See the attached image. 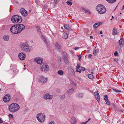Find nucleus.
Here are the masks:
<instances>
[{"instance_id":"dca6fc26","label":"nucleus","mask_w":124,"mask_h":124,"mask_svg":"<svg viewBox=\"0 0 124 124\" xmlns=\"http://www.w3.org/2000/svg\"><path fill=\"white\" fill-rule=\"evenodd\" d=\"M77 120L74 116H72L70 120V122L72 124H76V123Z\"/></svg>"},{"instance_id":"1a4fd4ad","label":"nucleus","mask_w":124,"mask_h":124,"mask_svg":"<svg viewBox=\"0 0 124 124\" xmlns=\"http://www.w3.org/2000/svg\"><path fill=\"white\" fill-rule=\"evenodd\" d=\"M17 27L19 30V33L22 30H24L25 29V27L24 25L21 24H17Z\"/></svg>"},{"instance_id":"c03bdc74","label":"nucleus","mask_w":124,"mask_h":124,"mask_svg":"<svg viewBox=\"0 0 124 124\" xmlns=\"http://www.w3.org/2000/svg\"><path fill=\"white\" fill-rule=\"evenodd\" d=\"M78 57L79 58L78 60H79V61H80L81 58V55L80 54V55H78Z\"/></svg>"},{"instance_id":"b1692460","label":"nucleus","mask_w":124,"mask_h":124,"mask_svg":"<svg viewBox=\"0 0 124 124\" xmlns=\"http://www.w3.org/2000/svg\"><path fill=\"white\" fill-rule=\"evenodd\" d=\"M77 97L79 98H82L83 97V94L82 93H78L76 94Z\"/></svg>"},{"instance_id":"8fccbe9b","label":"nucleus","mask_w":124,"mask_h":124,"mask_svg":"<svg viewBox=\"0 0 124 124\" xmlns=\"http://www.w3.org/2000/svg\"><path fill=\"white\" fill-rule=\"evenodd\" d=\"M49 124H55V123L54 122L52 121L50 122Z\"/></svg>"},{"instance_id":"20e7f679","label":"nucleus","mask_w":124,"mask_h":124,"mask_svg":"<svg viewBox=\"0 0 124 124\" xmlns=\"http://www.w3.org/2000/svg\"><path fill=\"white\" fill-rule=\"evenodd\" d=\"M45 115L41 113H39L37 116V118L39 122L42 123L45 120Z\"/></svg>"},{"instance_id":"39448f33","label":"nucleus","mask_w":124,"mask_h":124,"mask_svg":"<svg viewBox=\"0 0 124 124\" xmlns=\"http://www.w3.org/2000/svg\"><path fill=\"white\" fill-rule=\"evenodd\" d=\"M22 50L25 52H30L29 46L27 43H22L21 44Z\"/></svg>"},{"instance_id":"cd10ccee","label":"nucleus","mask_w":124,"mask_h":124,"mask_svg":"<svg viewBox=\"0 0 124 124\" xmlns=\"http://www.w3.org/2000/svg\"><path fill=\"white\" fill-rule=\"evenodd\" d=\"M99 51V50L98 49L95 50L93 52V53L94 55H96V54H97Z\"/></svg>"},{"instance_id":"58836bf2","label":"nucleus","mask_w":124,"mask_h":124,"mask_svg":"<svg viewBox=\"0 0 124 124\" xmlns=\"http://www.w3.org/2000/svg\"><path fill=\"white\" fill-rule=\"evenodd\" d=\"M113 33V34H117V31L115 29H113L112 31Z\"/></svg>"},{"instance_id":"7ed1b4c3","label":"nucleus","mask_w":124,"mask_h":124,"mask_svg":"<svg viewBox=\"0 0 124 124\" xmlns=\"http://www.w3.org/2000/svg\"><path fill=\"white\" fill-rule=\"evenodd\" d=\"M11 20L12 23H20L22 21V17L16 15H14L12 16Z\"/></svg>"},{"instance_id":"4d7b16f0","label":"nucleus","mask_w":124,"mask_h":124,"mask_svg":"<svg viewBox=\"0 0 124 124\" xmlns=\"http://www.w3.org/2000/svg\"><path fill=\"white\" fill-rule=\"evenodd\" d=\"M76 71L77 72H78V69H77V68H76Z\"/></svg>"},{"instance_id":"7c9ffc66","label":"nucleus","mask_w":124,"mask_h":124,"mask_svg":"<svg viewBox=\"0 0 124 124\" xmlns=\"http://www.w3.org/2000/svg\"><path fill=\"white\" fill-rule=\"evenodd\" d=\"M64 28L68 30L69 28V26L68 24H66L64 25Z\"/></svg>"},{"instance_id":"393cba45","label":"nucleus","mask_w":124,"mask_h":124,"mask_svg":"<svg viewBox=\"0 0 124 124\" xmlns=\"http://www.w3.org/2000/svg\"><path fill=\"white\" fill-rule=\"evenodd\" d=\"M41 70L42 71H46V69H45V65H42L41 67Z\"/></svg>"},{"instance_id":"ddd939ff","label":"nucleus","mask_w":124,"mask_h":124,"mask_svg":"<svg viewBox=\"0 0 124 124\" xmlns=\"http://www.w3.org/2000/svg\"><path fill=\"white\" fill-rule=\"evenodd\" d=\"M18 56L20 60H23L25 59L26 55L22 53H20L19 54Z\"/></svg>"},{"instance_id":"423d86ee","label":"nucleus","mask_w":124,"mask_h":124,"mask_svg":"<svg viewBox=\"0 0 124 124\" xmlns=\"http://www.w3.org/2000/svg\"><path fill=\"white\" fill-rule=\"evenodd\" d=\"M10 31L13 34H16L19 33L16 24L12 26L11 27Z\"/></svg>"},{"instance_id":"f3484780","label":"nucleus","mask_w":124,"mask_h":124,"mask_svg":"<svg viewBox=\"0 0 124 124\" xmlns=\"http://www.w3.org/2000/svg\"><path fill=\"white\" fill-rule=\"evenodd\" d=\"M119 43V46L120 47H122L123 46V45L124 43V40L123 39H121L118 41Z\"/></svg>"},{"instance_id":"a18cd8bd","label":"nucleus","mask_w":124,"mask_h":124,"mask_svg":"<svg viewBox=\"0 0 124 124\" xmlns=\"http://www.w3.org/2000/svg\"><path fill=\"white\" fill-rule=\"evenodd\" d=\"M45 69H46V71H47V68L48 67V65H45Z\"/></svg>"},{"instance_id":"aec40b11","label":"nucleus","mask_w":124,"mask_h":124,"mask_svg":"<svg viewBox=\"0 0 124 124\" xmlns=\"http://www.w3.org/2000/svg\"><path fill=\"white\" fill-rule=\"evenodd\" d=\"M101 23H98L94 24L93 25V27L94 28H97L99 26L101 25Z\"/></svg>"},{"instance_id":"72a5a7b5","label":"nucleus","mask_w":124,"mask_h":124,"mask_svg":"<svg viewBox=\"0 0 124 124\" xmlns=\"http://www.w3.org/2000/svg\"><path fill=\"white\" fill-rule=\"evenodd\" d=\"M77 66L76 67L77 69L80 68V62H78L77 64Z\"/></svg>"},{"instance_id":"13d9d810","label":"nucleus","mask_w":124,"mask_h":124,"mask_svg":"<svg viewBox=\"0 0 124 124\" xmlns=\"http://www.w3.org/2000/svg\"><path fill=\"white\" fill-rule=\"evenodd\" d=\"M93 37L92 36H91L90 37V38L91 39H93Z\"/></svg>"},{"instance_id":"6e6d98bb","label":"nucleus","mask_w":124,"mask_h":124,"mask_svg":"<svg viewBox=\"0 0 124 124\" xmlns=\"http://www.w3.org/2000/svg\"><path fill=\"white\" fill-rule=\"evenodd\" d=\"M3 122V121H2L1 118H0V123H2Z\"/></svg>"},{"instance_id":"69168bd1","label":"nucleus","mask_w":124,"mask_h":124,"mask_svg":"<svg viewBox=\"0 0 124 124\" xmlns=\"http://www.w3.org/2000/svg\"><path fill=\"white\" fill-rule=\"evenodd\" d=\"M59 91H60V90H56V91H57L58 92H59Z\"/></svg>"},{"instance_id":"49530a36","label":"nucleus","mask_w":124,"mask_h":124,"mask_svg":"<svg viewBox=\"0 0 124 124\" xmlns=\"http://www.w3.org/2000/svg\"><path fill=\"white\" fill-rule=\"evenodd\" d=\"M59 60L58 61V62L59 63H60V65H61V60L60 59H59Z\"/></svg>"},{"instance_id":"2f4dec72","label":"nucleus","mask_w":124,"mask_h":124,"mask_svg":"<svg viewBox=\"0 0 124 124\" xmlns=\"http://www.w3.org/2000/svg\"><path fill=\"white\" fill-rule=\"evenodd\" d=\"M116 0H108V2L109 3H113L116 2Z\"/></svg>"},{"instance_id":"37998d69","label":"nucleus","mask_w":124,"mask_h":124,"mask_svg":"<svg viewBox=\"0 0 124 124\" xmlns=\"http://www.w3.org/2000/svg\"><path fill=\"white\" fill-rule=\"evenodd\" d=\"M118 54L117 51H115L114 53V55L115 56H117Z\"/></svg>"},{"instance_id":"680f3d73","label":"nucleus","mask_w":124,"mask_h":124,"mask_svg":"<svg viewBox=\"0 0 124 124\" xmlns=\"http://www.w3.org/2000/svg\"><path fill=\"white\" fill-rule=\"evenodd\" d=\"M100 34H102V31H100Z\"/></svg>"},{"instance_id":"338daca9","label":"nucleus","mask_w":124,"mask_h":124,"mask_svg":"<svg viewBox=\"0 0 124 124\" xmlns=\"http://www.w3.org/2000/svg\"><path fill=\"white\" fill-rule=\"evenodd\" d=\"M69 98H70V99H71V96H69Z\"/></svg>"},{"instance_id":"412c9836","label":"nucleus","mask_w":124,"mask_h":124,"mask_svg":"<svg viewBox=\"0 0 124 124\" xmlns=\"http://www.w3.org/2000/svg\"><path fill=\"white\" fill-rule=\"evenodd\" d=\"M74 92V89L73 88H71L68 91V93L69 95H70Z\"/></svg>"},{"instance_id":"e433bc0d","label":"nucleus","mask_w":124,"mask_h":124,"mask_svg":"<svg viewBox=\"0 0 124 124\" xmlns=\"http://www.w3.org/2000/svg\"><path fill=\"white\" fill-rule=\"evenodd\" d=\"M76 85V83H75L73 82L72 83V87L74 88H75Z\"/></svg>"},{"instance_id":"4c0bfd02","label":"nucleus","mask_w":124,"mask_h":124,"mask_svg":"<svg viewBox=\"0 0 124 124\" xmlns=\"http://www.w3.org/2000/svg\"><path fill=\"white\" fill-rule=\"evenodd\" d=\"M79 70H81L82 71H84L85 70V69L84 68V67H80V68H79Z\"/></svg>"},{"instance_id":"052dcab7","label":"nucleus","mask_w":124,"mask_h":124,"mask_svg":"<svg viewBox=\"0 0 124 124\" xmlns=\"http://www.w3.org/2000/svg\"><path fill=\"white\" fill-rule=\"evenodd\" d=\"M65 97V95H62V98H64Z\"/></svg>"},{"instance_id":"f704fd0d","label":"nucleus","mask_w":124,"mask_h":124,"mask_svg":"<svg viewBox=\"0 0 124 124\" xmlns=\"http://www.w3.org/2000/svg\"><path fill=\"white\" fill-rule=\"evenodd\" d=\"M106 103V104L108 105H110V102L109 101L108 99L107 100H106L105 101Z\"/></svg>"},{"instance_id":"6ab92c4d","label":"nucleus","mask_w":124,"mask_h":124,"mask_svg":"<svg viewBox=\"0 0 124 124\" xmlns=\"http://www.w3.org/2000/svg\"><path fill=\"white\" fill-rule=\"evenodd\" d=\"M55 47L57 50H60L61 48V46L60 45L58 42L56 43L55 44Z\"/></svg>"},{"instance_id":"79ce46f5","label":"nucleus","mask_w":124,"mask_h":124,"mask_svg":"<svg viewBox=\"0 0 124 124\" xmlns=\"http://www.w3.org/2000/svg\"><path fill=\"white\" fill-rule=\"evenodd\" d=\"M94 95H99V93H98V92L97 91H96L94 93Z\"/></svg>"},{"instance_id":"ea45409f","label":"nucleus","mask_w":124,"mask_h":124,"mask_svg":"<svg viewBox=\"0 0 124 124\" xmlns=\"http://www.w3.org/2000/svg\"><path fill=\"white\" fill-rule=\"evenodd\" d=\"M58 74L59 75H62V70H59L58 71Z\"/></svg>"},{"instance_id":"f257e3e1","label":"nucleus","mask_w":124,"mask_h":124,"mask_svg":"<svg viewBox=\"0 0 124 124\" xmlns=\"http://www.w3.org/2000/svg\"><path fill=\"white\" fill-rule=\"evenodd\" d=\"M19 108L20 107L18 105L14 103L10 105L8 107V109L11 112L13 113L17 111Z\"/></svg>"},{"instance_id":"864d4df0","label":"nucleus","mask_w":124,"mask_h":124,"mask_svg":"<svg viewBox=\"0 0 124 124\" xmlns=\"http://www.w3.org/2000/svg\"><path fill=\"white\" fill-rule=\"evenodd\" d=\"M92 56V55L91 54H90L88 55V57L89 58H91Z\"/></svg>"},{"instance_id":"3c124183","label":"nucleus","mask_w":124,"mask_h":124,"mask_svg":"<svg viewBox=\"0 0 124 124\" xmlns=\"http://www.w3.org/2000/svg\"><path fill=\"white\" fill-rule=\"evenodd\" d=\"M79 48L78 47H75L74 48V49L75 50H76L77 49H78Z\"/></svg>"},{"instance_id":"4468645a","label":"nucleus","mask_w":124,"mask_h":124,"mask_svg":"<svg viewBox=\"0 0 124 124\" xmlns=\"http://www.w3.org/2000/svg\"><path fill=\"white\" fill-rule=\"evenodd\" d=\"M69 72V74L72 76L75 75V73L74 70L71 68H70L68 69Z\"/></svg>"},{"instance_id":"a19ab883","label":"nucleus","mask_w":124,"mask_h":124,"mask_svg":"<svg viewBox=\"0 0 124 124\" xmlns=\"http://www.w3.org/2000/svg\"><path fill=\"white\" fill-rule=\"evenodd\" d=\"M104 99L105 101L108 99V96L107 95H104Z\"/></svg>"},{"instance_id":"bb28decb","label":"nucleus","mask_w":124,"mask_h":124,"mask_svg":"<svg viewBox=\"0 0 124 124\" xmlns=\"http://www.w3.org/2000/svg\"><path fill=\"white\" fill-rule=\"evenodd\" d=\"M83 9L85 11V12L86 13H87V14H91V12L89 10L86 9L85 8H83Z\"/></svg>"},{"instance_id":"4be33fe9","label":"nucleus","mask_w":124,"mask_h":124,"mask_svg":"<svg viewBox=\"0 0 124 124\" xmlns=\"http://www.w3.org/2000/svg\"><path fill=\"white\" fill-rule=\"evenodd\" d=\"M9 37L7 35H5L3 36V38L4 39L5 41H8L9 39Z\"/></svg>"},{"instance_id":"2eb2a0df","label":"nucleus","mask_w":124,"mask_h":124,"mask_svg":"<svg viewBox=\"0 0 124 124\" xmlns=\"http://www.w3.org/2000/svg\"><path fill=\"white\" fill-rule=\"evenodd\" d=\"M34 61L36 62H37L38 64H41L43 62V59H41L40 58H35L34 59Z\"/></svg>"},{"instance_id":"c9c22d12","label":"nucleus","mask_w":124,"mask_h":124,"mask_svg":"<svg viewBox=\"0 0 124 124\" xmlns=\"http://www.w3.org/2000/svg\"><path fill=\"white\" fill-rule=\"evenodd\" d=\"M66 3L70 6H71L72 4V3L69 1H68L66 2Z\"/></svg>"},{"instance_id":"e2e57ef3","label":"nucleus","mask_w":124,"mask_h":124,"mask_svg":"<svg viewBox=\"0 0 124 124\" xmlns=\"http://www.w3.org/2000/svg\"><path fill=\"white\" fill-rule=\"evenodd\" d=\"M81 71H82L81 70H79V71L78 70V72H79V73H81Z\"/></svg>"},{"instance_id":"9d476101","label":"nucleus","mask_w":124,"mask_h":124,"mask_svg":"<svg viewBox=\"0 0 124 124\" xmlns=\"http://www.w3.org/2000/svg\"><path fill=\"white\" fill-rule=\"evenodd\" d=\"M47 81V78H45L42 76H40V78L39 79V83H45Z\"/></svg>"},{"instance_id":"774afa93","label":"nucleus","mask_w":124,"mask_h":124,"mask_svg":"<svg viewBox=\"0 0 124 124\" xmlns=\"http://www.w3.org/2000/svg\"><path fill=\"white\" fill-rule=\"evenodd\" d=\"M111 17L113 19L114 18V17L113 16H112Z\"/></svg>"},{"instance_id":"473e14b6","label":"nucleus","mask_w":124,"mask_h":124,"mask_svg":"<svg viewBox=\"0 0 124 124\" xmlns=\"http://www.w3.org/2000/svg\"><path fill=\"white\" fill-rule=\"evenodd\" d=\"M88 77L90 79H92L93 78V76L91 74L88 75Z\"/></svg>"},{"instance_id":"0e129e2a","label":"nucleus","mask_w":124,"mask_h":124,"mask_svg":"<svg viewBox=\"0 0 124 124\" xmlns=\"http://www.w3.org/2000/svg\"><path fill=\"white\" fill-rule=\"evenodd\" d=\"M57 0H54V2H57Z\"/></svg>"},{"instance_id":"603ef678","label":"nucleus","mask_w":124,"mask_h":124,"mask_svg":"<svg viewBox=\"0 0 124 124\" xmlns=\"http://www.w3.org/2000/svg\"><path fill=\"white\" fill-rule=\"evenodd\" d=\"M91 118H90L88 119V120L87 121H86V122L87 123L89 121L91 120Z\"/></svg>"},{"instance_id":"f8f14e48","label":"nucleus","mask_w":124,"mask_h":124,"mask_svg":"<svg viewBox=\"0 0 124 124\" xmlns=\"http://www.w3.org/2000/svg\"><path fill=\"white\" fill-rule=\"evenodd\" d=\"M53 97L52 95H51L49 94L48 93H47L44 95L43 98L47 100L48 99H52Z\"/></svg>"},{"instance_id":"bf43d9fd","label":"nucleus","mask_w":124,"mask_h":124,"mask_svg":"<svg viewBox=\"0 0 124 124\" xmlns=\"http://www.w3.org/2000/svg\"><path fill=\"white\" fill-rule=\"evenodd\" d=\"M124 9V5L123 6V8L122 9V10Z\"/></svg>"},{"instance_id":"c756f323","label":"nucleus","mask_w":124,"mask_h":124,"mask_svg":"<svg viewBox=\"0 0 124 124\" xmlns=\"http://www.w3.org/2000/svg\"><path fill=\"white\" fill-rule=\"evenodd\" d=\"M112 89L113 90L114 92H116V93H120L121 92V90H116L115 89L112 88Z\"/></svg>"},{"instance_id":"5fc2aeb1","label":"nucleus","mask_w":124,"mask_h":124,"mask_svg":"<svg viewBox=\"0 0 124 124\" xmlns=\"http://www.w3.org/2000/svg\"><path fill=\"white\" fill-rule=\"evenodd\" d=\"M87 122H83L82 123H81V124H87Z\"/></svg>"},{"instance_id":"a211bd4d","label":"nucleus","mask_w":124,"mask_h":124,"mask_svg":"<svg viewBox=\"0 0 124 124\" xmlns=\"http://www.w3.org/2000/svg\"><path fill=\"white\" fill-rule=\"evenodd\" d=\"M35 28L38 32L39 33V34H42V32L41 31V29L39 26H37L35 27Z\"/></svg>"},{"instance_id":"5701e85b","label":"nucleus","mask_w":124,"mask_h":124,"mask_svg":"<svg viewBox=\"0 0 124 124\" xmlns=\"http://www.w3.org/2000/svg\"><path fill=\"white\" fill-rule=\"evenodd\" d=\"M68 36L67 34L64 32L62 35V38L64 39H66L68 38Z\"/></svg>"},{"instance_id":"6e6552de","label":"nucleus","mask_w":124,"mask_h":124,"mask_svg":"<svg viewBox=\"0 0 124 124\" xmlns=\"http://www.w3.org/2000/svg\"><path fill=\"white\" fill-rule=\"evenodd\" d=\"M10 98V95L9 94H7L4 96L3 100L5 102H7L9 101Z\"/></svg>"},{"instance_id":"f03ea898","label":"nucleus","mask_w":124,"mask_h":124,"mask_svg":"<svg viewBox=\"0 0 124 124\" xmlns=\"http://www.w3.org/2000/svg\"><path fill=\"white\" fill-rule=\"evenodd\" d=\"M96 8L99 14H100L105 13L106 11L105 6L102 4L98 5Z\"/></svg>"},{"instance_id":"c85d7f7f","label":"nucleus","mask_w":124,"mask_h":124,"mask_svg":"<svg viewBox=\"0 0 124 124\" xmlns=\"http://www.w3.org/2000/svg\"><path fill=\"white\" fill-rule=\"evenodd\" d=\"M41 37L42 40H43V41H44V42L45 43H46L47 42L46 41V39L45 38V37L43 35H41Z\"/></svg>"},{"instance_id":"a878e982","label":"nucleus","mask_w":124,"mask_h":124,"mask_svg":"<svg viewBox=\"0 0 124 124\" xmlns=\"http://www.w3.org/2000/svg\"><path fill=\"white\" fill-rule=\"evenodd\" d=\"M95 96L98 102L99 103L100 100V97L99 94L98 95H95Z\"/></svg>"},{"instance_id":"de8ad7c7","label":"nucleus","mask_w":124,"mask_h":124,"mask_svg":"<svg viewBox=\"0 0 124 124\" xmlns=\"http://www.w3.org/2000/svg\"><path fill=\"white\" fill-rule=\"evenodd\" d=\"M114 61L116 62H117V61L118 60L116 58H114Z\"/></svg>"},{"instance_id":"09e8293b","label":"nucleus","mask_w":124,"mask_h":124,"mask_svg":"<svg viewBox=\"0 0 124 124\" xmlns=\"http://www.w3.org/2000/svg\"><path fill=\"white\" fill-rule=\"evenodd\" d=\"M9 116L12 118L13 117L12 115L11 114H9Z\"/></svg>"},{"instance_id":"0eeeda50","label":"nucleus","mask_w":124,"mask_h":124,"mask_svg":"<svg viewBox=\"0 0 124 124\" xmlns=\"http://www.w3.org/2000/svg\"><path fill=\"white\" fill-rule=\"evenodd\" d=\"M62 55L63 56V60L64 62L66 64L69 63V56L66 53V52H64L62 53Z\"/></svg>"},{"instance_id":"9b49d317","label":"nucleus","mask_w":124,"mask_h":124,"mask_svg":"<svg viewBox=\"0 0 124 124\" xmlns=\"http://www.w3.org/2000/svg\"><path fill=\"white\" fill-rule=\"evenodd\" d=\"M20 12L22 15V16H26L28 14H27V11L24 8H22L20 10Z\"/></svg>"}]
</instances>
